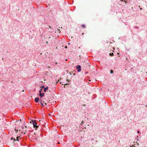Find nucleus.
<instances>
[{
  "instance_id": "nucleus-23",
  "label": "nucleus",
  "mask_w": 147,
  "mask_h": 147,
  "mask_svg": "<svg viewBox=\"0 0 147 147\" xmlns=\"http://www.w3.org/2000/svg\"><path fill=\"white\" fill-rule=\"evenodd\" d=\"M84 121H82V123H84Z\"/></svg>"
},
{
  "instance_id": "nucleus-29",
  "label": "nucleus",
  "mask_w": 147,
  "mask_h": 147,
  "mask_svg": "<svg viewBox=\"0 0 147 147\" xmlns=\"http://www.w3.org/2000/svg\"><path fill=\"white\" fill-rule=\"evenodd\" d=\"M60 143L59 142H58V144H60Z\"/></svg>"
},
{
  "instance_id": "nucleus-9",
  "label": "nucleus",
  "mask_w": 147,
  "mask_h": 147,
  "mask_svg": "<svg viewBox=\"0 0 147 147\" xmlns=\"http://www.w3.org/2000/svg\"><path fill=\"white\" fill-rule=\"evenodd\" d=\"M57 33H60V30L59 29H57Z\"/></svg>"
},
{
  "instance_id": "nucleus-21",
  "label": "nucleus",
  "mask_w": 147,
  "mask_h": 147,
  "mask_svg": "<svg viewBox=\"0 0 147 147\" xmlns=\"http://www.w3.org/2000/svg\"><path fill=\"white\" fill-rule=\"evenodd\" d=\"M65 48H66V49L67 48V46H65Z\"/></svg>"
},
{
  "instance_id": "nucleus-22",
  "label": "nucleus",
  "mask_w": 147,
  "mask_h": 147,
  "mask_svg": "<svg viewBox=\"0 0 147 147\" xmlns=\"http://www.w3.org/2000/svg\"><path fill=\"white\" fill-rule=\"evenodd\" d=\"M66 71L67 72V74L68 73V71H67V70H66Z\"/></svg>"
},
{
  "instance_id": "nucleus-27",
  "label": "nucleus",
  "mask_w": 147,
  "mask_h": 147,
  "mask_svg": "<svg viewBox=\"0 0 147 147\" xmlns=\"http://www.w3.org/2000/svg\"><path fill=\"white\" fill-rule=\"evenodd\" d=\"M13 138H11V140H13Z\"/></svg>"
},
{
  "instance_id": "nucleus-4",
  "label": "nucleus",
  "mask_w": 147,
  "mask_h": 147,
  "mask_svg": "<svg viewBox=\"0 0 147 147\" xmlns=\"http://www.w3.org/2000/svg\"><path fill=\"white\" fill-rule=\"evenodd\" d=\"M45 95V94L44 93H40L39 94V96L40 97H42Z\"/></svg>"
},
{
  "instance_id": "nucleus-40",
  "label": "nucleus",
  "mask_w": 147,
  "mask_h": 147,
  "mask_svg": "<svg viewBox=\"0 0 147 147\" xmlns=\"http://www.w3.org/2000/svg\"><path fill=\"white\" fill-rule=\"evenodd\" d=\"M121 1H123V0H120Z\"/></svg>"
},
{
  "instance_id": "nucleus-2",
  "label": "nucleus",
  "mask_w": 147,
  "mask_h": 147,
  "mask_svg": "<svg viewBox=\"0 0 147 147\" xmlns=\"http://www.w3.org/2000/svg\"><path fill=\"white\" fill-rule=\"evenodd\" d=\"M76 68L78 72H80L81 71V66L80 65H78L77 66H76Z\"/></svg>"
},
{
  "instance_id": "nucleus-33",
  "label": "nucleus",
  "mask_w": 147,
  "mask_h": 147,
  "mask_svg": "<svg viewBox=\"0 0 147 147\" xmlns=\"http://www.w3.org/2000/svg\"><path fill=\"white\" fill-rule=\"evenodd\" d=\"M68 45H70V43H68Z\"/></svg>"
},
{
  "instance_id": "nucleus-30",
  "label": "nucleus",
  "mask_w": 147,
  "mask_h": 147,
  "mask_svg": "<svg viewBox=\"0 0 147 147\" xmlns=\"http://www.w3.org/2000/svg\"><path fill=\"white\" fill-rule=\"evenodd\" d=\"M95 141L96 142H97V140H96V141Z\"/></svg>"
},
{
  "instance_id": "nucleus-18",
  "label": "nucleus",
  "mask_w": 147,
  "mask_h": 147,
  "mask_svg": "<svg viewBox=\"0 0 147 147\" xmlns=\"http://www.w3.org/2000/svg\"><path fill=\"white\" fill-rule=\"evenodd\" d=\"M137 133H140V131H139V130H138V131H137Z\"/></svg>"
},
{
  "instance_id": "nucleus-28",
  "label": "nucleus",
  "mask_w": 147,
  "mask_h": 147,
  "mask_svg": "<svg viewBox=\"0 0 147 147\" xmlns=\"http://www.w3.org/2000/svg\"><path fill=\"white\" fill-rule=\"evenodd\" d=\"M46 43L48 44V41L46 42Z\"/></svg>"
},
{
  "instance_id": "nucleus-25",
  "label": "nucleus",
  "mask_w": 147,
  "mask_h": 147,
  "mask_svg": "<svg viewBox=\"0 0 147 147\" xmlns=\"http://www.w3.org/2000/svg\"><path fill=\"white\" fill-rule=\"evenodd\" d=\"M73 75H75V73H74V74H73Z\"/></svg>"
},
{
  "instance_id": "nucleus-13",
  "label": "nucleus",
  "mask_w": 147,
  "mask_h": 147,
  "mask_svg": "<svg viewBox=\"0 0 147 147\" xmlns=\"http://www.w3.org/2000/svg\"><path fill=\"white\" fill-rule=\"evenodd\" d=\"M18 138V139L20 138V139H21V138H20V136H18L17 137Z\"/></svg>"
},
{
  "instance_id": "nucleus-15",
  "label": "nucleus",
  "mask_w": 147,
  "mask_h": 147,
  "mask_svg": "<svg viewBox=\"0 0 147 147\" xmlns=\"http://www.w3.org/2000/svg\"><path fill=\"white\" fill-rule=\"evenodd\" d=\"M22 128L24 129V126H23V125H22Z\"/></svg>"
},
{
  "instance_id": "nucleus-37",
  "label": "nucleus",
  "mask_w": 147,
  "mask_h": 147,
  "mask_svg": "<svg viewBox=\"0 0 147 147\" xmlns=\"http://www.w3.org/2000/svg\"><path fill=\"white\" fill-rule=\"evenodd\" d=\"M34 135H35V133H34Z\"/></svg>"
},
{
  "instance_id": "nucleus-11",
  "label": "nucleus",
  "mask_w": 147,
  "mask_h": 147,
  "mask_svg": "<svg viewBox=\"0 0 147 147\" xmlns=\"http://www.w3.org/2000/svg\"><path fill=\"white\" fill-rule=\"evenodd\" d=\"M40 103L41 104V105H42V106H44V105L42 103V102H40Z\"/></svg>"
},
{
  "instance_id": "nucleus-26",
  "label": "nucleus",
  "mask_w": 147,
  "mask_h": 147,
  "mask_svg": "<svg viewBox=\"0 0 147 147\" xmlns=\"http://www.w3.org/2000/svg\"><path fill=\"white\" fill-rule=\"evenodd\" d=\"M65 85H67L68 84V83H66V84H64Z\"/></svg>"
},
{
  "instance_id": "nucleus-36",
  "label": "nucleus",
  "mask_w": 147,
  "mask_h": 147,
  "mask_svg": "<svg viewBox=\"0 0 147 147\" xmlns=\"http://www.w3.org/2000/svg\"><path fill=\"white\" fill-rule=\"evenodd\" d=\"M140 10H142V8H140Z\"/></svg>"
},
{
  "instance_id": "nucleus-3",
  "label": "nucleus",
  "mask_w": 147,
  "mask_h": 147,
  "mask_svg": "<svg viewBox=\"0 0 147 147\" xmlns=\"http://www.w3.org/2000/svg\"><path fill=\"white\" fill-rule=\"evenodd\" d=\"M39 98L38 97H36L34 99V101L36 102H39Z\"/></svg>"
},
{
  "instance_id": "nucleus-10",
  "label": "nucleus",
  "mask_w": 147,
  "mask_h": 147,
  "mask_svg": "<svg viewBox=\"0 0 147 147\" xmlns=\"http://www.w3.org/2000/svg\"><path fill=\"white\" fill-rule=\"evenodd\" d=\"M82 28H85V25H84V24H83L82 25Z\"/></svg>"
},
{
  "instance_id": "nucleus-1",
  "label": "nucleus",
  "mask_w": 147,
  "mask_h": 147,
  "mask_svg": "<svg viewBox=\"0 0 147 147\" xmlns=\"http://www.w3.org/2000/svg\"><path fill=\"white\" fill-rule=\"evenodd\" d=\"M32 122L34 127L36 128L38 127V126L37 125V124L35 120H32Z\"/></svg>"
},
{
  "instance_id": "nucleus-31",
  "label": "nucleus",
  "mask_w": 147,
  "mask_h": 147,
  "mask_svg": "<svg viewBox=\"0 0 147 147\" xmlns=\"http://www.w3.org/2000/svg\"><path fill=\"white\" fill-rule=\"evenodd\" d=\"M145 107H147V105H146Z\"/></svg>"
},
{
  "instance_id": "nucleus-19",
  "label": "nucleus",
  "mask_w": 147,
  "mask_h": 147,
  "mask_svg": "<svg viewBox=\"0 0 147 147\" xmlns=\"http://www.w3.org/2000/svg\"><path fill=\"white\" fill-rule=\"evenodd\" d=\"M69 74L70 75H71V73L70 72H69Z\"/></svg>"
},
{
  "instance_id": "nucleus-24",
  "label": "nucleus",
  "mask_w": 147,
  "mask_h": 147,
  "mask_svg": "<svg viewBox=\"0 0 147 147\" xmlns=\"http://www.w3.org/2000/svg\"><path fill=\"white\" fill-rule=\"evenodd\" d=\"M42 100H40V102H42Z\"/></svg>"
},
{
  "instance_id": "nucleus-16",
  "label": "nucleus",
  "mask_w": 147,
  "mask_h": 147,
  "mask_svg": "<svg viewBox=\"0 0 147 147\" xmlns=\"http://www.w3.org/2000/svg\"><path fill=\"white\" fill-rule=\"evenodd\" d=\"M15 130L16 131V132H17L18 131V130L15 129Z\"/></svg>"
},
{
  "instance_id": "nucleus-20",
  "label": "nucleus",
  "mask_w": 147,
  "mask_h": 147,
  "mask_svg": "<svg viewBox=\"0 0 147 147\" xmlns=\"http://www.w3.org/2000/svg\"><path fill=\"white\" fill-rule=\"evenodd\" d=\"M16 140V139H15V138H14V139H13V141H15Z\"/></svg>"
},
{
  "instance_id": "nucleus-5",
  "label": "nucleus",
  "mask_w": 147,
  "mask_h": 147,
  "mask_svg": "<svg viewBox=\"0 0 147 147\" xmlns=\"http://www.w3.org/2000/svg\"><path fill=\"white\" fill-rule=\"evenodd\" d=\"M44 91L45 92H46V91L48 89V87H47L45 88H44Z\"/></svg>"
},
{
  "instance_id": "nucleus-17",
  "label": "nucleus",
  "mask_w": 147,
  "mask_h": 147,
  "mask_svg": "<svg viewBox=\"0 0 147 147\" xmlns=\"http://www.w3.org/2000/svg\"><path fill=\"white\" fill-rule=\"evenodd\" d=\"M94 140V139L93 138H92V139H91V140H92V141H93V140Z\"/></svg>"
},
{
  "instance_id": "nucleus-12",
  "label": "nucleus",
  "mask_w": 147,
  "mask_h": 147,
  "mask_svg": "<svg viewBox=\"0 0 147 147\" xmlns=\"http://www.w3.org/2000/svg\"><path fill=\"white\" fill-rule=\"evenodd\" d=\"M41 87L42 88H45V86L44 85L42 86Z\"/></svg>"
},
{
  "instance_id": "nucleus-6",
  "label": "nucleus",
  "mask_w": 147,
  "mask_h": 147,
  "mask_svg": "<svg viewBox=\"0 0 147 147\" xmlns=\"http://www.w3.org/2000/svg\"><path fill=\"white\" fill-rule=\"evenodd\" d=\"M110 73L111 74H113V70H110Z\"/></svg>"
},
{
  "instance_id": "nucleus-41",
  "label": "nucleus",
  "mask_w": 147,
  "mask_h": 147,
  "mask_svg": "<svg viewBox=\"0 0 147 147\" xmlns=\"http://www.w3.org/2000/svg\"><path fill=\"white\" fill-rule=\"evenodd\" d=\"M82 34H84V33H82Z\"/></svg>"
},
{
  "instance_id": "nucleus-8",
  "label": "nucleus",
  "mask_w": 147,
  "mask_h": 147,
  "mask_svg": "<svg viewBox=\"0 0 147 147\" xmlns=\"http://www.w3.org/2000/svg\"><path fill=\"white\" fill-rule=\"evenodd\" d=\"M109 55H110V56H112L113 55V53H110Z\"/></svg>"
},
{
  "instance_id": "nucleus-7",
  "label": "nucleus",
  "mask_w": 147,
  "mask_h": 147,
  "mask_svg": "<svg viewBox=\"0 0 147 147\" xmlns=\"http://www.w3.org/2000/svg\"><path fill=\"white\" fill-rule=\"evenodd\" d=\"M42 89H40V90H39V94H40V93H41V92H42Z\"/></svg>"
},
{
  "instance_id": "nucleus-39",
  "label": "nucleus",
  "mask_w": 147,
  "mask_h": 147,
  "mask_svg": "<svg viewBox=\"0 0 147 147\" xmlns=\"http://www.w3.org/2000/svg\"><path fill=\"white\" fill-rule=\"evenodd\" d=\"M25 127H27L26 126H25Z\"/></svg>"
},
{
  "instance_id": "nucleus-34",
  "label": "nucleus",
  "mask_w": 147,
  "mask_h": 147,
  "mask_svg": "<svg viewBox=\"0 0 147 147\" xmlns=\"http://www.w3.org/2000/svg\"><path fill=\"white\" fill-rule=\"evenodd\" d=\"M47 105V103H45V105Z\"/></svg>"
},
{
  "instance_id": "nucleus-35",
  "label": "nucleus",
  "mask_w": 147,
  "mask_h": 147,
  "mask_svg": "<svg viewBox=\"0 0 147 147\" xmlns=\"http://www.w3.org/2000/svg\"><path fill=\"white\" fill-rule=\"evenodd\" d=\"M25 134V132H24V134Z\"/></svg>"
},
{
  "instance_id": "nucleus-32",
  "label": "nucleus",
  "mask_w": 147,
  "mask_h": 147,
  "mask_svg": "<svg viewBox=\"0 0 147 147\" xmlns=\"http://www.w3.org/2000/svg\"><path fill=\"white\" fill-rule=\"evenodd\" d=\"M67 81H69V80H68V79H67Z\"/></svg>"
},
{
  "instance_id": "nucleus-14",
  "label": "nucleus",
  "mask_w": 147,
  "mask_h": 147,
  "mask_svg": "<svg viewBox=\"0 0 147 147\" xmlns=\"http://www.w3.org/2000/svg\"><path fill=\"white\" fill-rule=\"evenodd\" d=\"M16 140L18 141H19V139H18V138H17V137H16Z\"/></svg>"
},
{
  "instance_id": "nucleus-38",
  "label": "nucleus",
  "mask_w": 147,
  "mask_h": 147,
  "mask_svg": "<svg viewBox=\"0 0 147 147\" xmlns=\"http://www.w3.org/2000/svg\"><path fill=\"white\" fill-rule=\"evenodd\" d=\"M117 54L119 55V53H117Z\"/></svg>"
}]
</instances>
